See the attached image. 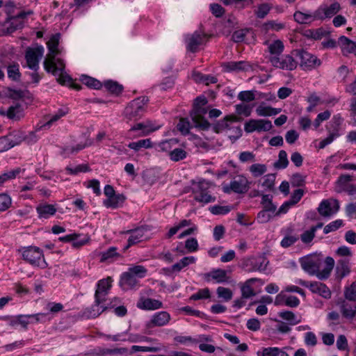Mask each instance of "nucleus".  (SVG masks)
<instances>
[{
  "instance_id": "f257e3e1",
  "label": "nucleus",
  "mask_w": 356,
  "mask_h": 356,
  "mask_svg": "<svg viewBox=\"0 0 356 356\" xmlns=\"http://www.w3.org/2000/svg\"><path fill=\"white\" fill-rule=\"evenodd\" d=\"M302 268L311 275H316L319 280H326L330 275V273L334 266L333 258L327 257L325 258V266L320 270L319 260L312 257H303L300 261Z\"/></svg>"
},
{
  "instance_id": "a18cd8bd",
  "label": "nucleus",
  "mask_w": 356,
  "mask_h": 356,
  "mask_svg": "<svg viewBox=\"0 0 356 356\" xmlns=\"http://www.w3.org/2000/svg\"><path fill=\"white\" fill-rule=\"evenodd\" d=\"M268 50L273 56H277L283 51L284 44L280 40H275L268 46Z\"/></svg>"
},
{
  "instance_id": "de8ad7c7",
  "label": "nucleus",
  "mask_w": 356,
  "mask_h": 356,
  "mask_svg": "<svg viewBox=\"0 0 356 356\" xmlns=\"http://www.w3.org/2000/svg\"><path fill=\"white\" fill-rule=\"evenodd\" d=\"M250 171L254 177H257L264 174L267 168L264 164L254 163L250 167Z\"/></svg>"
},
{
  "instance_id": "6e6552de",
  "label": "nucleus",
  "mask_w": 356,
  "mask_h": 356,
  "mask_svg": "<svg viewBox=\"0 0 356 356\" xmlns=\"http://www.w3.org/2000/svg\"><path fill=\"white\" fill-rule=\"evenodd\" d=\"M269 60L275 67L289 71L295 70L298 65L293 57L289 54L282 56H272Z\"/></svg>"
},
{
  "instance_id": "2eb2a0df",
  "label": "nucleus",
  "mask_w": 356,
  "mask_h": 356,
  "mask_svg": "<svg viewBox=\"0 0 356 356\" xmlns=\"http://www.w3.org/2000/svg\"><path fill=\"white\" fill-rule=\"evenodd\" d=\"M341 6L338 2H334L331 5H323L320 6L315 12L314 17L323 20L325 18H330L340 10Z\"/></svg>"
},
{
  "instance_id": "c756f323",
  "label": "nucleus",
  "mask_w": 356,
  "mask_h": 356,
  "mask_svg": "<svg viewBox=\"0 0 356 356\" xmlns=\"http://www.w3.org/2000/svg\"><path fill=\"white\" fill-rule=\"evenodd\" d=\"M37 211L40 218H47L56 213V209L52 204H44L38 206Z\"/></svg>"
},
{
  "instance_id": "4c0bfd02",
  "label": "nucleus",
  "mask_w": 356,
  "mask_h": 356,
  "mask_svg": "<svg viewBox=\"0 0 356 356\" xmlns=\"http://www.w3.org/2000/svg\"><path fill=\"white\" fill-rule=\"evenodd\" d=\"M289 165L287 154L284 150H280L278 155V160L274 163V167L277 169L286 168Z\"/></svg>"
},
{
  "instance_id": "8fccbe9b",
  "label": "nucleus",
  "mask_w": 356,
  "mask_h": 356,
  "mask_svg": "<svg viewBox=\"0 0 356 356\" xmlns=\"http://www.w3.org/2000/svg\"><path fill=\"white\" fill-rule=\"evenodd\" d=\"M21 172L22 169L17 168L0 175V185L3 184L7 180L15 179Z\"/></svg>"
},
{
  "instance_id": "0eeeda50",
  "label": "nucleus",
  "mask_w": 356,
  "mask_h": 356,
  "mask_svg": "<svg viewBox=\"0 0 356 356\" xmlns=\"http://www.w3.org/2000/svg\"><path fill=\"white\" fill-rule=\"evenodd\" d=\"M59 39L60 35L56 34L52 35L47 43L49 54H47V58L44 61V67L46 71H49L51 67H53L54 58L56 56L60 54V51L58 49Z\"/></svg>"
},
{
  "instance_id": "a878e982",
  "label": "nucleus",
  "mask_w": 356,
  "mask_h": 356,
  "mask_svg": "<svg viewBox=\"0 0 356 356\" xmlns=\"http://www.w3.org/2000/svg\"><path fill=\"white\" fill-rule=\"evenodd\" d=\"M281 112V108H275L264 104H260L256 108V113L259 116H273Z\"/></svg>"
},
{
  "instance_id": "c9c22d12",
  "label": "nucleus",
  "mask_w": 356,
  "mask_h": 356,
  "mask_svg": "<svg viewBox=\"0 0 356 356\" xmlns=\"http://www.w3.org/2000/svg\"><path fill=\"white\" fill-rule=\"evenodd\" d=\"M8 136L10 137V140L13 147L21 144L24 139V131L19 129L14 130L10 132Z\"/></svg>"
},
{
  "instance_id": "ddd939ff",
  "label": "nucleus",
  "mask_w": 356,
  "mask_h": 356,
  "mask_svg": "<svg viewBox=\"0 0 356 356\" xmlns=\"http://www.w3.org/2000/svg\"><path fill=\"white\" fill-rule=\"evenodd\" d=\"M207 113L204 107L193 108L191 112V117L195 127L202 130H207L211 127L210 123L203 116Z\"/></svg>"
},
{
  "instance_id": "f3484780",
  "label": "nucleus",
  "mask_w": 356,
  "mask_h": 356,
  "mask_svg": "<svg viewBox=\"0 0 356 356\" xmlns=\"http://www.w3.org/2000/svg\"><path fill=\"white\" fill-rule=\"evenodd\" d=\"M145 232L146 229L144 227H138L135 229L128 231L131 235L128 239V245L124 248V250L134 244L143 241L145 238Z\"/></svg>"
},
{
  "instance_id": "c03bdc74",
  "label": "nucleus",
  "mask_w": 356,
  "mask_h": 356,
  "mask_svg": "<svg viewBox=\"0 0 356 356\" xmlns=\"http://www.w3.org/2000/svg\"><path fill=\"white\" fill-rule=\"evenodd\" d=\"M29 95V92L28 91L8 88V96L14 100L24 99L28 97Z\"/></svg>"
},
{
  "instance_id": "473e14b6",
  "label": "nucleus",
  "mask_w": 356,
  "mask_h": 356,
  "mask_svg": "<svg viewBox=\"0 0 356 356\" xmlns=\"http://www.w3.org/2000/svg\"><path fill=\"white\" fill-rule=\"evenodd\" d=\"M152 146V141L149 138L139 140L136 142L129 143L128 147L135 151H139L142 148H150Z\"/></svg>"
},
{
  "instance_id": "7ed1b4c3",
  "label": "nucleus",
  "mask_w": 356,
  "mask_h": 356,
  "mask_svg": "<svg viewBox=\"0 0 356 356\" xmlns=\"http://www.w3.org/2000/svg\"><path fill=\"white\" fill-rule=\"evenodd\" d=\"M149 99L147 97H140L131 101L124 108V115L129 120H138L146 111V105Z\"/></svg>"
},
{
  "instance_id": "e433bc0d",
  "label": "nucleus",
  "mask_w": 356,
  "mask_h": 356,
  "mask_svg": "<svg viewBox=\"0 0 356 356\" xmlns=\"http://www.w3.org/2000/svg\"><path fill=\"white\" fill-rule=\"evenodd\" d=\"M250 265L252 266L250 270L251 271H264L266 268L268 262L265 263L264 258L252 259L249 260Z\"/></svg>"
},
{
  "instance_id": "aec40b11",
  "label": "nucleus",
  "mask_w": 356,
  "mask_h": 356,
  "mask_svg": "<svg viewBox=\"0 0 356 356\" xmlns=\"http://www.w3.org/2000/svg\"><path fill=\"white\" fill-rule=\"evenodd\" d=\"M204 38V35L195 32L187 38L188 49L192 52L197 51L198 47L202 44Z\"/></svg>"
},
{
  "instance_id": "20e7f679",
  "label": "nucleus",
  "mask_w": 356,
  "mask_h": 356,
  "mask_svg": "<svg viewBox=\"0 0 356 356\" xmlns=\"http://www.w3.org/2000/svg\"><path fill=\"white\" fill-rule=\"evenodd\" d=\"M22 254L23 259L33 266H39L41 268H44L47 266L43 258L42 251L38 247L30 246L25 248Z\"/></svg>"
},
{
  "instance_id": "052dcab7",
  "label": "nucleus",
  "mask_w": 356,
  "mask_h": 356,
  "mask_svg": "<svg viewBox=\"0 0 356 356\" xmlns=\"http://www.w3.org/2000/svg\"><path fill=\"white\" fill-rule=\"evenodd\" d=\"M67 112L62 109L58 110L50 119L43 125L42 128H49L50 126L66 115Z\"/></svg>"
},
{
  "instance_id": "774afa93",
  "label": "nucleus",
  "mask_w": 356,
  "mask_h": 356,
  "mask_svg": "<svg viewBox=\"0 0 356 356\" xmlns=\"http://www.w3.org/2000/svg\"><path fill=\"white\" fill-rule=\"evenodd\" d=\"M238 98L241 101L249 102L254 100L255 96L253 91L245 90L239 92L238 95Z\"/></svg>"
},
{
  "instance_id": "3c124183",
  "label": "nucleus",
  "mask_w": 356,
  "mask_h": 356,
  "mask_svg": "<svg viewBox=\"0 0 356 356\" xmlns=\"http://www.w3.org/2000/svg\"><path fill=\"white\" fill-rule=\"evenodd\" d=\"M216 293L218 297L222 298L225 301L230 300L233 296L232 291L229 289L222 286L218 287Z\"/></svg>"
},
{
  "instance_id": "5fc2aeb1",
  "label": "nucleus",
  "mask_w": 356,
  "mask_h": 356,
  "mask_svg": "<svg viewBox=\"0 0 356 356\" xmlns=\"http://www.w3.org/2000/svg\"><path fill=\"white\" fill-rule=\"evenodd\" d=\"M104 87L112 93L119 94L122 90V86L113 81H106L104 83Z\"/></svg>"
},
{
  "instance_id": "bf43d9fd",
  "label": "nucleus",
  "mask_w": 356,
  "mask_h": 356,
  "mask_svg": "<svg viewBox=\"0 0 356 356\" xmlns=\"http://www.w3.org/2000/svg\"><path fill=\"white\" fill-rule=\"evenodd\" d=\"M82 82L89 88L94 89H99L102 87L101 83L92 77L85 76L82 79Z\"/></svg>"
},
{
  "instance_id": "c85d7f7f",
  "label": "nucleus",
  "mask_w": 356,
  "mask_h": 356,
  "mask_svg": "<svg viewBox=\"0 0 356 356\" xmlns=\"http://www.w3.org/2000/svg\"><path fill=\"white\" fill-rule=\"evenodd\" d=\"M207 276L212 277L218 283L227 282L229 280L227 271L222 269L213 270L208 273Z\"/></svg>"
},
{
  "instance_id": "423d86ee",
  "label": "nucleus",
  "mask_w": 356,
  "mask_h": 356,
  "mask_svg": "<svg viewBox=\"0 0 356 356\" xmlns=\"http://www.w3.org/2000/svg\"><path fill=\"white\" fill-rule=\"evenodd\" d=\"M250 182L243 175L237 176L229 185H224L222 190L225 193L234 192L235 193L243 194L250 189Z\"/></svg>"
},
{
  "instance_id": "338daca9",
  "label": "nucleus",
  "mask_w": 356,
  "mask_h": 356,
  "mask_svg": "<svg viewBox=\"0 0 356 356\" xmlns=\"http://www.w3.org/2000/svg\"><path fill=\"white\" fill-rule=\"evenodd\" d=\"M12 147L13 146L8 135L0 138V152H6Z\"/></svg>"
},
{
  "instance_id": "f8f14e48",
  "label": "nucleus",
  "mask_w": 356,
  "mask_h": 356,
  "mask_svg": "<svg viewBox=\"0 0 356 356\" xmlns=\"http://www.w3.org/2000/svg\"><path fill=\"white\" fill-rule=\"evenodd\" d=\"M298 283L301 286L309 288L312 293H317L324 298L329 299L331 297L330 290L323 283L319 282H308L302 280H299Z\"/></svg>"
},
{
  "instance_id": "49530a36",
  "label": "nucleus",
  "mask_w": 356,
  "mask_h": 356,
  "mask_svg": "<svg viewBox=\"0 0 356 356\" xmlns=\"http://www.w3.org/2000/svg\"><path fill=\"white\" fill-rule=\"evenodd\" d=\"M170 158L173 161H179L186 157V152L181 148H175L169 152Z\"/></svg>"
},
{
  "instance_id": "4468645a",
  "label": "nucleus",
  "mask_w": 356,
  "mask_h": 356,
  "mask_svg": "<svg viewBox=\"0 0 356 356\" xmlns=\"http://www.w3.org/2000/svg\"><path fill=\"white\" fill-rule=\"evenodd\" d=\"M273 127L272 123L268 120H250L245 124V131L248 133L253 131H267Z\"/></svg>"
},
{
  "instance_id": "bb28decb",
  "label": "nucleus",
  "mask_w": 356,
  "mask_h": 356,
  "mask_svg": "<svg viewBox=\"0 0 356 356\" xmlns=\"http://www.w3.org/2000/svg\"><path fill=\"white\" fill-rule=\"evenodd\" d=\"M125 200V197L122 194H115L110 198L104 200V204L106 207L116 209L120 207Z\"/></svg>"
},
{
  "instance_id": "5701e85b",
  "label": "nucleus",
  "mask_w": 356,
  "mask_h": 356,
  "mask_svg": "<svg viewBox=\"0 0 356 356\" xmlns=\"http://www.w3.org/2000/svg\"><path fill=\"white\" fill-rule=\"evenodd\" d=\"M170 319V316L168 312H159L152 316L150 323L153 326H163L169 322Z\"/></svg>"
},
{
  "instance_id": "79ce46f5",
  "label": "nucleus",
  "mask_w": 356,
  "mask_h": 356,
  "mask_svg": "<svg viewBox=\"0 0 356 356\" xmlns=\"http://www.w3.org/2000/svg\"><path fill=\"white\" fill-rule=\"evenodd\" d=\"M8 71V76L10 79L15 81H19L21 74L19 72V65L18 64H13L8 66L7 68Z\"/></svg>"
},
{
  "instance_id": "864d4df0",
  "label": "nucleus",
  "mask_w": 356,
  "mask_h": 356,
  "mask_svg": "<svg viewBox=\"0 0 356 356\" xmlns=\"http://www.w3.org/2000/svg\"><path fill=\"white\" fill-rule=\"evenodd\" d=\"M161 350V346H132L131 348V353L138 351L156 353Z\"/></svg>"
},
{
  "instance_id": "412c9836",
  "label": "nucleus",
  "mask_w": 356,
  "mask_h": 356,
  "mask_svg": "<svg viewBox=\"0 0 356 356\" xmlns=\"http://www.w3.org/2000/svg\"><path fill=\"white\" fill-rule=\"evenodd\" d=\"M241 120L240 118L234 115H227L222 120L218 121L213 124V129L215 132L220 133L227 129L228 122H236Z\"/></svg>"
},
{
  "instance_id": "f704fd0d",
  "label": "nucleus",
  "mask_w": 356,
  "mask_h": 356,
  "mask_svg": "<svg viewBox=\"0 0 356 356\" xmlns=\"http://www.w3.org/2000/svg\"><path fill=\"white\" fill-rule=\"evenodd\" d=\"M278 315L283 320L288 321L291 325H297L301 321L300 318H298L296 314L291 311L280 312Z\"/></svg>"
},
{
  "instance_id": "cd10ccee",
  "label": "nucleus",
  "mask_w": 356,
  "mask_h": 356,
  "mask_svg": "<svg viewBox=\"0 0 356 356\" xmlns=\"http://www.w3.org/2000/svg\"><path fill=\"white\" fill-rule=\"evenodd\" d=\"M120 257V254L117 252V248L115 247H111L106 251L101 253L100 261L102 262L108 261L111 262Z\"/></svg>"
},
{
  "instance_id": "ea45409f",
  "label": "nucleus",
  "mask_w": 356,
  "mask_h": 356,
  "mask_svg": "<svg viewBox=\"0 0 356 356\" xmlns=\"http://www.w3.org/2000/svg\"><path fill=\"white\" fill-rule=\"evenodd\" d=\"M26 13L24 12H19L16 15L10 17L11 25L14 29H18L23 26V19L26 17Z\"/></svg>"
},
{
  "instance_id": "a19ab883",
  "label": "nucleus",
  "mask_w": 356,
  "mask_h": 356,
  "mask_svg": "<svg viewBox=\"0 0 356 356\" xmlns=\"http://www.w3.org/2000/svg\"><path fill=\"white\" fill-rule=\"evenodd\" d=\"M128 271L136 278L139 280L146 275L147 270L143 266L138 265L130 267Z\"/></svg>"
},
{
  "instance_id": "09e8293b",
  "label": "nucleus",
  "mask_w": 356,
  "mask_h": 356,
  "mask_svg": "<svg viewBox=\"0 0 356 356\" xmlns=\"http://www.w3.org/2000/svg\"><path fill=\"white\" fill-rule=\"evenodd\" d=\"M54 65L49 71H47V72H51L54 75H58L59 72H63L65 70V63L63 60L58 58L56 60L54 58Z\"/></svg>"
},
{
  "instance_id": "b1692460",
  "label": "nucleus",
  "mask_w": 356,
  "mask_h": 356,
  "mask_svg": "<svg viewBox=\"0 0 356 356\" xmlns=\"http://www.w3.org/2000/svg\"><path fill=\"white\" fill-rule=\"evenodd\" d=\"M350 272L349 260L341 259L337 261L336 267V273L339 278L342 279Z\"/></svg>"
},
{
  "instance_id": "603ef678",
  "label": "nucleus",
  "mask_w": 356,
  "mask_h": 356,
  "mask_svg": "<svg viewBox=\"0 0 356 356\" xmlns=\"http://www.w3.org/2000/svg\"><path fill=\"white\" fill-rule=\"evenodd\" d=\"M225 5L235 4L238 8H244L245 7L252 4V0H221Z\"/></svg>"
},
{
  "instance_id": "39448f33",
  "label": "nucleus",
  "mask_w": 356,
  "mask_h": 356,
  "mask_svg": "<svg viewBox=\"0 0 356 356\" xmlns=\"http://www.w3.org/2000/svg\"><path fill=\"white\" fill-rule=\"evenodd\" d=\"M292 54L299 58L300 67L304 70H311L321 65L320 59L303 49H296Z\"/></svg>"
},
{
  "instance_id": "9b49d317",
  "label": "nucleus",
  "mask_w": 356,
  "mask_h": 356,
  "mask_svg": "<svg viewBox=\"0 0 356 356\" xmlns=\"http://www.w3.org/2000/svg\"><path fill=\"white\" fill-rule=\"evenodd\" d=\"M353 176L341 175L336 182V191L337 193L346 192L349 195H356V184H350L353 181Z\"/></svg>"
},
{
  "instance_id": "37998d69",
  "label": "nucleus",
  "mask_w": 356,
  "mask_h": 356,
  "mask_svg": "<svg viewBox=\"0 0 356 356\" xmlns=\"http://www.w3.org/2000/svg\"><path fill=\"white\" fill-rule=\"evenodd\" d=\"M284 27L285 24L284 23L274 20L268 21L263 24V29L266 31H268L270 30L278 31L283 29Z\"/></svg>"
},
{
  "instance_id": "69168bd1",
  "label": "nucleus",
  "mask_w": 356,
  "mask_h": 356,
  "mask_svg": "<svg viewBox=\"0 0 356 356\" xmlns=\"http://www.w3.org/2000/svg\"><path fill=\"white\" fill-rule=\"evenodd\" d=\"M241 296L243 298H250L256 295L251 285L244 283L241 287Z\"/></svg>"
},
{
  "instance_id": "13d9d810",
  "label": "nucleus",
  "mask_w": 356,
  "mask_h": 356,
  "mask_svg": "<svg viewBox=\"0 0 356 356\" xmlns=\"http://www.w3.org/2000/svg\"><path fill=\"white\" fill-rule=\"evenodd\" d=\"M271 9V6L268 3H261L258 6V9L255 11V15L258 18H264Z\"/></svg>"
},
{
  "instance_id": "a211bd4d",
  "label": "nucleus",
  "mask_w": 356,
  "mask_h": 356,
  "mask_svg": "<svg viewBox=\"0 0 356 356\" xmlns=\"http://www.w3.org/2000/svg\"><path fill=\"white\" fill-rule=\"evenodd\" d=\"M138 284V280L131 275L129 271L122 274L120 280V285L124 289H129Z\"/></svg>"
},
{
  "instance_id": "e2e57ef3",
  "label": "nucleus",
  "mask_w": 356,
  "mask_h": 356,
  "mask_svg": "<svg viewBox=\"0 0 356 356\" xmlns=\"http://www.w3.org/2000/svg\"><path fill=\"white\" fill-rule=\"evenodd\" d=\"M249 29H241L236 31L233 33L232 39L234 42H241L245 40V38L248 33Z\"/></svg>"
},
{
  "instance_id": "9d476101",
  "label": "nucleus",
  "mask_w": 356,
  "mask_h": 356,
  "mask_svg": "<svg viewBox=\"0 0 356 356\" xmlns=\"http://www.w3.org/2000/svg\"><path fill=\"white\" fill-rule=\"evenodd\" d=\"M44 54V48L41 45H38L35 48H28L26 51L25 58L28 67L36 71L39 67V60Z\"/></svg>"
},
{
  "instance_id": "4d7b16f0",
  "label": "nucleus",
  "mask_w": 356,
  "mask_h": 356,
  "mask_svg": "<svg viewBox=\"0 0 356 356\" xmlns=\"http://www.w3.org/2000/svg\"><path fill=\"white\" fill-rule=\"evenodd\" d=\"M210 298V291L208 288L200 289L197 293L190 297V300H198Z\"/></svg>"
},
{
  "instance_id": "7c9ffc66",
  "label": "nucleus",
  "mask_w": 356,
  "mask_h": 356,
  "mask_svg": "<svg viewBox=\"0 0 356 356\" xmlns=\"http://www.w3.org/2000/svg\"><path fill=\"white\" fill-rule=\"evenodd\" d=\"M195 260V258L193 256L185 257L182 258L179 262L172 266V270L175 272H179L182 268L188 266L189 264H194Z\"/></svg>"
},
{
  "instance_id": "393cba45",
  "label": "nucleus",
  "mask_w": 356,
  "mask_h": 356,
  "mask_svg": "<svg viewBox=\"0 0 356 356\" xmlns=\"http://www.w3.org/2000/svg\"><path fill=\"white\" fill-rule=\"evenodd\" d=\"M138 307L143 309H156L162 307V302L158 300L146 298L141 300Z\"/></svg>"
},
{
  "instance_id": "6e6d98bb",
  "label": "nucleus",
  "mask_w": 356,
  "mask_h": 356,
  "mask_svg": "<svg viewBox=\"0 0 356 356\" xmlns=\"http://www.w3.org/2000/svg\"><path fill=\"white\" fill-rule=\"evenodd\" d=\"M343 222L341 219L336 220L327 225L323 229V232L327 234L330 232H334L343 226Z\"/></svg>"
},
{
  "instance_id": "72a5a7b5",
  "label": "nucleus",
  "mask_w": 356,
  "mask_h": 356,
  "mask_svg": "<svg viewBox=\"0 0 356 356\" xmlns=\"http://www.w3.org/2000/svg\"><path fill=\"white\" fill-rule=\"evenodd\" d=\"M125 348H115V349H108V348H95L92 350L91 354L93 356H104L106 355H111L114 353H123L126 352Z\"/></svg>"
},
{
  "instance_id": "6ab92c4d",
  "label": "nucleus",
  "mask_w": 356,
  "mask_h": 356,
  "mask_svg": "<svg viewBox=\"0 0 356 356\" xmlns=\"http://www.w3.org/2000/svg\"><path fill=\"white\" fill-rule=\"evenodd\" d=\"M5 112V115H6L9 119L15 121H19L24 116V108L19 103L10 106L8 111Z\"/></svg>"
},
{
  "instance_id": "f03ea898",
  "label": "nucleus",
  "mask_w": 356,
  "mask_h": 356,
  "mask_svg": "<svg viewBox=\"0 0 356 356\" xmlns=\"http://www.w3.org/2000/svg\"><path fill=\"white\" fill-rule=\"evenodd\" d=\"M111 282L112 280L108 277L106 279L99 280L97 283L95 294V301L93 305V310L97 312V315H99L108 307H113L120 302L119 298H115L113 305L106 303V296L111 288Z\"/></svg>"
},
{
  "instance_id": "1a4fd4ad",
  "label": "nucleus",
  "mask_w": 356,
  "mask_h": 356,
  "mask_svg": "<svg viewBox=\"0 0 356 356\" xmlns=\"http://www.w3.org/2000/svg\"><path fill=\"white\" fill-rule=\"evenodd\" d=\"M209 186L206 181H200L193 189L194 200L204 204L214 202L216 198L208 193Z\"/></svg>"
},
{
  "instance_id": "680f3d73",
  "label": "nucleus",
  "mask_w": 356,
  "mask_h": 356,
  "mask_svg": "<svg viewBox=\"0 0 356 356\" xmlns=\"http://www.w3.org/2000/svg\"><path fill=\"white\" fill-rule=\"evenodd\" d=\"M345 298L350 301L356 300V282H354L344 292Z\"/></svg>"
},
{
  "instance_id": "58836bf2",
  "label": "nucleus",
  "mask_w": 356,
  "mask_h": 356,
  "mask_svg": "<svg viewBox=\"0 0 356 356\" xmlns=\"http://www.w3.org/2000/svg\"><path fill=\"white\" fill-rule=\"evenodd\" d=\"M227 71L246 70L249 65L245 61L230 62L225 65Z\"/></svg>"
},
{
  "instance_id": "4be33fe9",
  "label": "nucleus",
  "mask_w": 356,
  "mask_h": 356,
  "mask_svg": "<svg viewBox=\"0 0 356 356\" xmlns=\"http://www.w3.org/2000/svg\"><path fill=\"white\" fill-rule=\"evenodd\" d=\"M339 307L340 312L345 318L353 320L354 318H356V306H353L343 300L340 303Z\"/></svg>"
},
{
  "instance_id": "2f4dec72",
  "label": "nucleus",
  "mask_w": 356,
  "mask_h": 356,
  "mask_svg": "<svg viewBox=\"0 0 356 356\" xmlns=\"http://www.w3.org/2000/svg\"><path fill=\"white\" fill-rule=\"evenodd\" d=\"M294 19L300 24H308L311 23L312 22L314 21L315 19H317L314 17V13L311 14H306L304 13H302L300 11H297L293 15Z\"/></svg>"
},
{
  "instance_id": "0e129e2a",
  "label": "nucleus",
  "mask_w": 356,
  "mask_h": 356,
  "mask_svg": "<svg viewBox=\"0 0 356 356\" xmlns=\"http://www.w3.org/2000/svg\"><path fill=\"white\" fill-rule=\"evenodd\" d=\"M177 127L184 135H186L189 133L191 129L190 122L188 120L181 118L177 124Z\"/></svg>"
},
{
  "instance_id": "dca6fc26",
  "label": "nucleus",
  "mask_w": 356,
  "mask_h": 356,
  "mask_svg": "<svg viewBox=\"0 0 356 356\" xmlns=\"http://www.w3.org/2000/svg\"><path fill=\"white\" fill-rule=\"evenodd\" d=\"M339 209V201L334 199H330L323 200L320 203L318 211L322 216L328 217L337 213Z\"/></svg>"
}]
</instances>
